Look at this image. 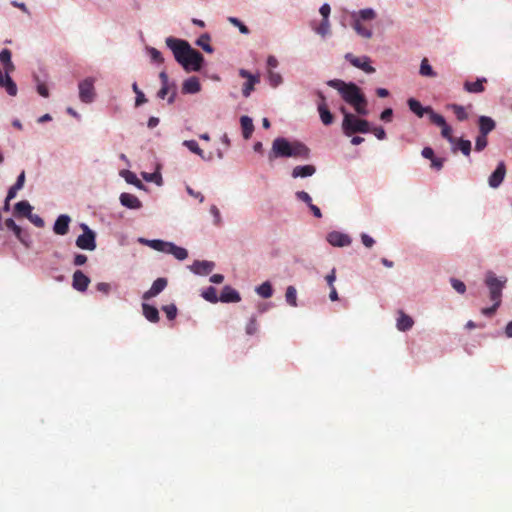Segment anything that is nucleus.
I'll list each match as a JSON object with an SVG mask.
<instances>
[{"instance_id": "1", "label": "nucleus", "mask_w": 512, "mask_h": 512, "mask_svg": "<svg viewBox=\"0 0 512 512\" xmlns=\"http://www.w3.org/2000/svg\"><path fill=\"white\" fill-rule=\"evenodd\" d=\"M327 85L338 90L343 100L351 105L359 115L366 116L368 114L367 99L356 84L333 79L329 80Z\"/></svg>"}, {"instance_id": "2", "label": "nucleus", "mask_w": 512, "mask_h": 512, "mask_svg": "<svg viewBox=\"0 0 512 512\" xmlns=\"http://www.w3.org/2000/svg\"><path fill=\"white\" fill-rule=\"evenodd\" d=\"M309 154L310 149L302 142H289L286 138L278 137L272 143L269 159L273 160L279 157L308 159Z\"/></svg>"}, {"instance_id": "3", "label": "nucleus", "mask_w": 512, "mask_h": 512, "mask_svg": "<svg viewBox=\"0 0 512 512\" xmlns=\"http://www.w3.org/2000/svg\"><path fill=\"white\" fill-rule=\"evenodd\" d=\"M344 114L342 129L346 136L355 133H369L371 131L370 124L367 120L357 118L355 115L348 113L344 107L341 108Z\"/></svg>"}, {"instance_id": "4", "label": "nucleus", "mask_w": 512, "mask_h": 512, "mask_svg": "<svg viewBox=\"0 0 512 512\" xmlns=\"http://www.w3.org/2000/svg\"><path fill=\"white\" fill-rule=\"evenodd\" d=\"M166 45L172 50L176 61L181 65L193 49L187 41L173 37H168L166 39Z\"/></svg>"}, {"instance_id": "5", "label": "nucleus", "mask_w": 512, "mask_h": 512, "mask_svg": "<svg viewBox=\"0 0 512 512\" xmlns=\"http://www.w3.org/2000/svg\"><path fill=\"white\" fill-rule=\"evenodd\" d=\"M505 282L506 279L501 280L497 278L493 272H487L485 277V284L489 289L491 301L501 302L502 289L504 287Z\"/></svg>"}, {"instance_id": "6", "label": "nucleus", "mask_w": 512, "mask_h": 512, "mask_svg": "<svg viewBox=\"0 0 512 512\" xmlns=\"http://www.w3.org/2000/svg\"><path fill=\"white\" fill-rule=\"evenodd\" d=\"M83 234L76 239V246L83 250L93 251L96 248V234L86 224H81Z\"/></svg>"}, {"instance_id": "7", "label": "nucleus", "mask_w": 512, "mask_h": 512, "mask_svg": "<svg viewBox=\"0 0 512 512\" xmlns=\"http://www.w3.org/2000/svg\"><path fill=\"white\" fill-rule=\"evenodd\" d=\"M94 97V80L92 78H86L79 83V98L84 103H91Z\"/></svg>"}, {"instance_id": "8", "label": "nucleus", "mask_w": 512, "mask_h": 512, "mask_svg": "<svg viewBox=\"0 0 512 512\" xmlns=\"http://www.w3.org/2000/svg\"><path fill=\"white\" fill-rule=\"evenodd\" d=\"M345 59L354 67L359 68L368 74L375 72V68L370 65V59L367 56L356 57L352 53H347L345 55Z\"/></svg>"}, {"instance_id": "9", "label": "nucleus", "mask_w": 512, "mask_h": 512, "mask_svg": "<svg viewBox=\"0 0 512 512\" xmlns=\"http://www.w3.org/2000/svg\"><path fill=\"white\" fill-rule=\"evenodd\" d=\"M431 122L441 128V135L443 138L447 139L451 144L456 142V138L452 136V128L446 123L445 118L436 113L432 115Z\"/></svg>"}, {"instance_id": "10", "label": "nucleus", "mask_w": 512, "mask_h": 512, "mask_svg": "<svg viewBox=\"0 0 512 512\" xmlns=\"http://www.w3.org/2000/svg\"><path fill=\"white\" fill-rule=\"evenodd\" d=\"M203 60L204 58L202 54L199 51L192 49L182 66L186 70L199 71Z\"/></svg>"}, {"instance_id": "11", "label": "nucleus", "mask_w": 512, "mask_h": 512, "mask_svg": "<svg viewBox=\"0 0 512 512\" xmlns=\"http://www.w3.org/2000/svg\"><path fill=\"white\" fill-rule=\"evenodd\" d=\"M506 175V166L503 161L499 162L495 171L489 176L488 183L491 188H498Z\"/></svg>"}, {"instance_id": "12", "label": "nucleus", "mask_w": 512, "mask_h": 512, "mask_svg": "<svg viewBox=\"0 0 512 512\" xmlns=\"http://www.w3.org/2000/svg\"><path fill=\"white\" fill-rule=\"evenodd\" d=\"M327 241L335 247H345L351 244V238L349 235L338 231L330 232L327 235Z\"/></svg>"}, {"instance_id": "13", "label": "nucleus", "mask_w": 512, "mask_h": 512, "mask_svg": "<svg viewBox=\"0 0 512 512\" xmlns=\"http://www.w3.org/2000/svg\"><path fill=\"white\" fill-rule=\"evenodd\" d=\"M239 75L242 78L247 79V82L244 83V85H243L242 93H243V96L249 97L251 92L254 90L255 84L259 82V77L252 75L249 71H247L245 69H240Z\"/></svg>"}, {"instance_id": "14", "label": "nucleus", "mask_w": 512, "mask_h": 512, "mask_svg": "<svg viewBox=\"0 0 512 512\" xmlns=\"http://www.w3.org/2000/svg\"><path fill=\"white\" fill-rule=\"evenodd\" d=\"M408 106H409L410 110L413 113H415L418 117H423L424 114H428L430 121L432 120V115L436 114V112H434L430 106L423 107L421 105V103L414 98H410L408 100Z\"/></svg>"}, {"instance_id": "15", "label": "nucleus", "mask_w": 512, "mask_h": 512, "mask_svg": "<svg viewBox=\"0 0 512 512\" xmlns=\"http://www.w3.org/2000/svg\"><path fill=\"white\" fill-rule=\"evenodd\" d=\"M90 279L81 270H76L73 274L72 286L75 290L84 292L87 290Z\"/></svg>"}, {"instance_id": "16", "label": "nucleus", "mask_w": 512, "mask_h": 512, "mask_svg": "<svg viewBox=\"0 0 512 512\" xmlns=\"http://www.w3.org/2000/svg\"><path fill=\"white\" fill-rule=\"evenodd\" d=\"M167 286L166 278H157L151 288L143 294L144 300H149L161 293Z\"/></svg>"}, {"instance_id": "17", "label": "nucleus", "mask_w": 512, "mask_h": 512, "mask_svg": "<svg viewBox=\"0 0 512 512\" xmlns=\"http://www.w3.org/2000/svg\"><path fill=\"white\" fill-rule=\"evenodd\" d=\"M223 303H236L241 300L240 294L231 286H225L219 296Z\"/></svg>"}, {"instance_id": "18", "label": "nucleus", "mask_w": 512, "mask_h": 512, "mask_svg": "<svg viewBox=\"0 0 512 512\" xmlns=\"http://www.w3.org/2000/svg\"><path fill=\"white\" fill-rule=\"evenodd\" d=\"M70 217L68 215H60L53 227V231L57 235H65L69 231Z\"/></svg>"}, {"instance_id": "19", "label": "nucleus", "mask_w": 512, "mask_h": 512, "mask_svg": "<svg viewBox=\"0 0 512 512\" xmlns=\"http://www.w3.org/2000/svg\"><path fill=\"white\" fill-rule=\"evenodd\" d=\"M214 269V263L210 261H195L191 270L198 275H208Z\"/></svg>"}, {"instance_id": "20", "label": "nucleus", "mask_w": 512, "mask_h": 512, "mask_svg": "<svg viewBox=\"0 0 512 512\" xmlns=\"http://www.w3.org/2000/svg\"><path fill=\"white\" fill-rule=\"evenodd\" d=\"M414 325V320L412 317L404 313L402 310L398 311L397 317V329L399 331L405 332L410 330Z\"/></svg>"}, {"instance_id": "21", "label": "nucleus", "mask_w": 512, "mask_h": 512, "mask_svg": "<svg viewBox=\"0 0 512 512\" xmlns=\"http://www.w3.org/2000/svg\"><path fill=\"white\" fill-rule=\"evenodd\" d=\"M120 202L123 206L129 209H139L142 206V203L138 197L130 193H122L120 195Z\"/></svg>"}, {"instance_id": "22", "label": "nucleus", "mask_w": 512, "mask_h": 512, "mask_svg": "<svg viewBox=\"0 0 512 512\" xmlns=\"http://www.w3.org/2000/svg\"><path fill=\"white\" fill-rule=\"evenodd\" d=\"M479 124V133L488 135L491 131L495 129V121L488 116H480L478 119Z\"/></svg>"}, {"instance_id": "23", "label": "nucleus", "mask_w": 512, "mask_h": 512, "mask_svg": "<svg viewBox=\"0 0 512 512\" xmlns=\"http://www.w3.org/2000/svg\"><path fill=\"white\" fill-rule=\"evenodd\" d=\"M201 89L200 82L197 77H190L184 81L182 92L185 94H195Z\"/></svg>"}, {"instance_id": "24", "label": "nucleus", "mask_w": 512, "mask_h": 512, "mask_svg": "<svg viewBox=\"0 0 512 512\" xmlns=\"http://www.w3.org/2000/svg\"><path fill=\"white\" fill-rule=\"evenodd\" d=\"M316 172V168L313 165H304V166H296L292 170V177L293 178H304L312 176Z\"/></svg>"}, {"instance_id": "25", "label": "nucleus", "mask_w": 512, "mask_h": 512, "mask_svg": "<svg viewBox=\"0 0 512 512\" xmlns=\"http://www.w3.org/2000/svg\"><path fill=\"white\" fill-rule=\"evenodd\" d=\"M317 109L322 123L326 126L331 125L334 121V117L330 112L327 103L318 104Z\"/></svg>"}, {"instance_id": "26", "label": "nucleus", "mask_w": 512, "mask_h": 512, "mask_svg": "<svg viewBox=\"0 0 512 512\" xmlns=\"http://www.w3.org/2000/svg\"><path fill=\"white\" fill-rule=\"evenodd\" d=\"M487 82L486 78H479L475 82L466 81L464 89L469 93H481L484 91V83Z\"/></svg>"}, {"instance_id": "27", "label": "nucleus", "mask_w": 512, "mask_h": 512, "mask_svg": "<svg viewBox=\"0 0 512 512\" xmlns=\"http://www.w3.org/2000/svg\"><path fill=\"white\" fill-rule=\"evenodd\" d=\"M242 135L245 139H249L254 131V124L249 116H242L240 118Z\"/></svg>"}, {"instance_id": "28", "label": "nucleus", "mask_w": 512, "mask_h": 512, "mask_svg": "<svg viewBox=\"0 0 512 512\" xmlns=\"http://www.w3.org/2000/svg\"><path fill=\"white\" fill-rule=\"evenodd\" d=\"M167 95H169L168 103H170V104L173 103L175 100V97H176V87L174 84L165 85V86L162 85L161 89L157 93V96L160 99H165Z\"/></svg>"}, {"instance_id": "29", "label": "nucleus", "mask_w": 512, "mask_h": 512, "mask_svg": "<svg viewBox=\"0 0 512 512\" xmlns=\"http://www.w3.org/2000/svg\"><path fill=\"white\" fill-rule=\"evenodd\" d=\"M142 310H143V315L145 316V318L148 321H150L152 323H156L159 321V312L156 307L149 305L147 303H143Z\"/></svg>"}, {"instance_id": "30", "label": "nucleus", "mask_w": 512, "mask_h": 512, "mask_svg": "<svg viewBox=\"0 0 512 512\" xmlns=\"http://www.w3.org/2000/svg\"><path fill=\"white\" fill-rule=\"evenodd\" d=\"M0 86L4 87L10 96H16L17 86L9 75H2L0 78Z\"/></svg>"}, {"instance_id": "31", "label": "nucleus", "mask_w": 512, "mask_h": 512, "mask_svg": "<svg viewBox=\"0 0 512 512\" xmlns=\"http://www.w3.org/2000/svg\"><path fill=\"white\" fill-rule=\"evenodd\" d=\"M452 151L455 153L459 149L465 156H469L471 153V141L462 138L456 139L453 144Z\"/></svg>"}, {"instance_id": "32", "label": "nucleus", "mask_w": 512, "mask_h": 512, "mask_svg": "<svg viewBox=\"0 0 512 512\" xmlns=\"http://www.w3.org/2000/svg\"><path fill=\"white\" fill-rule=\"evenodd\" d=\"M352 27L356 31L358 35H360L363 38L370 39L373 35L372 30L365 27L360 19H354V22L352 24Z\"/></svg>"}, {"instance_id": "33", "label": "nucleus", "mask_w": 512, "mask_h": 512, "mask_svg": "<svg viewBox=\"0 0 512 512\" xmlns=\"http://www.w3.org/2000/svg\"><path fill=\"white\" fill-rule=\"evenodd\" d=\"M166 253L167 254H172L178 260H184L188 256V253H187L186 249H184L182 247H179V246H176L175 244H173L171 242H170V244H169V246L167 248Z\"/></svg>"}, {"instance_id": "34", "label": "nucleus", "mask_w": 512, "mask_h": 512, "mask_svg": "<svg viewBox=\"0 0 512 512\" xmlns=\"http://www.w3.org/2000/svg\"><path fill=\"white\" fill-rule=\"evenodd\" d=\"M15 213L19 216L27 217L31 214L32 207L28 201H20L15 204Z\"/></svg>"}, {"instance_id": "35", "label": "nucleus", "mask_w": 512, "mask_h": 512, "mask_svg": "<svg viewBox=\"0 0 512 512\" xmlns=\"http://www.w3.org/2000/svg\"><path fill=\"white\" fill-rule=\"evenodd\" d=\"M446 107L454 112L457 120L465 121L468 119V113L463 106L458 104H448Z\"/></svg>"}, {"instance_id": "36", "label": "nucleus", "mask_w": 512, "mask_h": 512, "mask_svg": "<svg viewBox=\"0 0 512 512\" xmlns=\"http://www.w3.org/2000/svg\"><path fill=\"white\" fill-rule=\"evenodd\" d=\"M183 145L187 147L192 153L200 156L202 159L206 160L204 151L199 147L198 143L195 140H185Z\"/></svg>"}, {"instance_id": "37", "label": "nucleus", "mask_w": 512, "mask_h": 512, "mask_svg": "<svg viewBox=\"0 0 512 512\" xmlns=\"http://www.w3.org/2000/svg\"><path fill=\"white\" fill-rule=\"evenodd\" d=\"M286 302L292 306L296 307L297 304V290L294 286H288L285 293Z\"/></svg>"}, {"instance_id": "38", "label": "nucleus", "mask_w": 512, "mask_h": 512, "mask_svg": "<svg viewBox=\"0 0 512 512\" xmlns=\"http://www.w3.org/2000/svg\"><path fill=\"white\" fill-rule=\"evenodd\" d=\"M256 292L263 298H270L273 294V288L270 282L266 281L256 288Z\"/></svg>"}, {"instance_id": "39", "label": "nucleus", "mask_w": 512, "mask_h": 512, "mask_svg": "<svg viewBox=\"0 0 512 512\" xmlns=\"http://www.w3.org/2000/svg\"><path fill=\"white\" fill-rule=\"evenodd\" d=\"M420 74L422 76H425V77H435L436 76V73L434 72V70L432 69L431 65L429 64L428 62V59L427 58H424L422 61H421V65H420Z\"/></svg>"}, {"instance_id": "40", "label": "nucleus", "mask_w": 512, "mask_h": 512, "mask_svg": "<svg viewBox=\"0 0 512 512\" xmlns=\"http://www.w3.org/2000/svg\"><path fill=\"white\" fill-rule=\"evenodd\" d=\"M202 297L211 303H217L220 301L219 297L217 296V290L214 287H208L205 291H203Z\"/></svg>"}, {"instance_id": "41", "label": "nucleus", "mask_w": 512, "mask_h": 512, "mask_svg": "<svg viewBox=\"0 0 512 512\" xmlns=\"http://www.w3.org/2000/svg\"><path fill=\"white\" fill-rule=\"evenodd\" d=\"M376 17V12L371 8L362 9L358 13V17L356 15H353L354 19H360L361 20H373Z\"/></svg>"}, {"instance_id": "42", "label": "nucleus", "mask_w": 512, "mask_h": 512, "mask_svg": "<svg viewBox=\"0 0 512 512\" xmlns=\"http://www.w3.org/2000/svg\"><path fill=\"white\" fill-rule=\"evenodd\" d=\"M197 45L207 53L213 52V48L210 45V36L208 34L200 36V38L197 40Z\"/></svg>"}, {"instance_id": "43", "label": "nucleus", "mask_w": 512, "mask_h": 512, "mask_svg": "<svg viewBox=\"0 0 512 512\" xmlns=\"http://www.w3.org/2000/svg\"><path fill=\"white\" fill-rule=\"evenodd\" d=\"M148 245L154 250L166 253L167 248L170 242H165L163 240H150L147 242Z\"/></svg>"}, {"instance_id": "44", "label": "nucleus", "mask_w": 512, "mask_h": 512, "mask_svg": "<svg viewBox=\"0 0 512 512\" xmlns=\"http://www.w3.org/2000/svg\"><path fill=\"white\" fill-rule=\"evenodd\" d=\"M246 334L254 335L258 331V323L256 316H252L246 325Z\"/></svg>"}, {"instance_id": "45", "label": "nucleus", "mask_w": 512, "mask_h": 512, "mask_svg": "<svg viewBox=\"0 0 512 512\" xmlns=\"http://www.w3.org/2000/svg\"><path fill=\"white\" fill-rule=\"evenodd\" d=\"M488 144L487 135L480 134L477 136L475 141V150L482 151L486 148Z\"/></svg>"}, {"instance_id": "46", "label": "nucleus", "mask_w": 512, "mask_h": 512, "mask_svg": "<svg viewBox=\"0 0 512 512\" xmlns=\"http://www.w3.org/2000/svg\"><path fill=\"white\" fill-rule=\"evenodd\" d=\"M228 21L231 24H233L234 26L238 27L239 31L242 34H248L249 33L248 27L245 24H243L238 18H236V17H229Z\"/></svg>"}, {"instance_id": "47", "label": "nucleus", "mask_w": 512, "mask_h": 512, "mask_svg": "<svg viewBox=\"0 0 512 512\" xmlns=\"http://www.w3.org/2000/svg\"><path fill=\"white\" fill-rule=\"evenodd\" d=\"M330 31L329 19H323L320 25L316 28V32L322 36H325Z\"/></svg>"}, {"instance_id": "48", "label": "nucleus", "mask_w": 512, "mask_h": 512, "mask_svg": "<svg viewBox=\"0 0 512 512\" xmlns=\"http://www.w3.org/2000/svg\"><path fill=\"white\" fill-rule=\"evenodd\" d=\"M501 302L499 301H493V305L491 307H486L481 310V313L484 316L491 317L495 314L496 310L500 306Z\"/></svg>"}, {"instance_id": "49", "label": "nucleus", "mask_w": 512, "mask_h": 512, "mask_svg": "<svg viewBox=\"0 0 512 512\" xmlns=\"http://www.w3.org/2000/svg\"><path fill=\"white\" fill-rule=\"evenodd\" d=\"M452 287L460 294L465 293L466 291V285L461 280H458L456 278H452L450 280Z\"/></svg>"}, {"instance_id": "50", "label": "nucleus", "mask_w": 512, "mask_h": 512, "mask_svg": "<svg viewBox=\"0 0 512 512\" xmlns=\"http://www.w3.org/2000/svg\"><path fill=\"white\" fill-rule=\"evenodd\" d=\"M163 311L165 312V314L169 320L175 319V317L177 315V308L174 304L164 306Z\"/></svg>"}, {"instance_id": "51", "label": "nucleus", "mask_w": 512, "mask_h": 512, "mask_svg": "<svg viewBox=\"0 0 512 512\" xmlns=\"http://www.w3.org/2000/svg\"><path fill=\"white\" fill-rule=\"evenodd\" d=\"M149 55L154 62L162 63L164 61L162 54L156 48L148 49Z\"/></svg>"}, {"instance_id": "52", "label": "nucleus", "mask_w": 512, "mask_h": 512, "mask_svg": "<svg viewBox=\"0 0 512 512\" xmlns=\"http://www.w3.org/2000/svg\"><path fill=\"white\" fill-rule=\"evenodd\" d=\"M28 219L36 226V227H39V228H42L44 227L45 225V222L44 220L37 214H30L28 216Z\"/></svg>"}, {"instance_id": "53", "label": "nucleus", "mask_w": 512, "mask_h": 512, "mask_svg": "<svg viewBox=\"0 0 512 512\" xmlns=\"http://www.w3.org/2000/svg\"><path fill=\"white\" fill-rule=\"evenodd\" d=\"M269 81L273 87H276L282 82V77L280 74L270 71L269 72Z\"/></svg>"}, {"instance_id": "54", "label": "nucleus", "mask_w": 512, "mask_h": 512, "mask_svg": "<svg viewBox=\"0 0 512 512\" xmlns=\"http://www.w3.org/2000/svg\"><path fill=\"white\" fill-rule=\"evenodd\" d=\"M0 62L4 65L11 62V51L7 48L0 52Z\"/></svg>"}, {"instance_id": "55", "label": "nucleus", "mask_w": 512, "mask_h": 512, "mask_svg": "<svg viewBox=\"0 0 512 512\" xmlns=\"http://www.w3.org/2000/svg\"><path fill=\"white\" fill-rule=\"evenodd\" d=\"M296 197L299 200L305 202L307 205H310L312 203V199H311L310 195L305 191H298L296 193Z\"/></svg>"}, {"instance_id": "56", "label": "nucleus", "mask_w": 512, "mask_h": 512, "mask_svg": "<svg viewBox=\"0 0 512 512\" xmlns=\"http://www.w3.org/2000/svg\"><path fill=\"white\" fill-rule=\"evenodd\" d=\"M210 213L213 215L214 217V223L216 225H220L221 223V216H220V211L219 209L215 206V205H212L210 207Z\"/></svg>"}, {"instance_id": "57", "label": "nucleus", "mask_w": 512, "mask_h": 512, "mask_svg": "<svg viewBox=\"0 0 512 512\" xmlns=\"http://www.w3.org/2000/svg\"><path fill=\"white\" fill-rule=\"evenodd\" d=\"M377 139L384 140L386 138V132L382 127H375L371 131Z\"/></svg>"}, {"instance_id": "58", "label": "nucleus", "mask_w": 512, "mask_h": 512, "mask_svg": "<svg viewBox=\"0 0 512 512\" xmlns=\"http://www.w3.org/2000/svg\"><path fill=\"white\" fill-rule=\"evenodd\" d=\"M392 116L393 110L391 108H386L385 110L382 111L380 119L385 122H390L392 120Z\"/></svg>"}, {"instance_id": "59", "label": "nucleus", "mask_w": 512, "mask_h": 512, "mask_svg": "<svg viewBox=\"0 0 512 512\" xmlns=\"http://www.w3.org/2000/svg\"><path fill=\"white\" fill-rule=\"evenodd\" d=\"M96 289L97 291L107 295L111 290V286L109 283L100 282L96 285Z\"/></svg>"}, {"instance_id": "60", "label": "nucleus", "mask_w": 512, "mask_h": 512, "mask_svg": "<svg viewBox=\"0 0 512 512\" xmlns=\"http://www.w3.org/2000/svg\"><path fill=\"white\" fill-rule=\"evenodd\" d=\"M361 240L367 248H371L375 243L374 239L365 233L361 235Z\"/></svg>"}, {"instance_id": "61", "label": "nucleus", "mask_w": 512, "mask_h": 512, "mask_svg": "<svg viewBox=\"0 0 512 512\" xmlns=\"http://www.w3.org/2000/svg\"><path fill=\"white\" fill-rule=\"evenodd\" d=\"M87 262V256L84 254H76L74 257V265L75 266H81L84 265Z\"/></svg>"}, {"instance_id": "62", "label": "nucleus", "mask_w": 512, "mask_h": 512, "mask_svg": "<svg viewBox=\"0 0 512 512\" xmlns=\"http://www.w3.org/2000/svg\"><path fill=\"white\" fill-rule=\"evenodd\" d=\"M444 164V159L434 157L431 159V167L436 170H441Z\"/></svg>"}, {"instance_id": "63", "label": "nucleus", "mask_w": 512, "mask_h": 512, "mask_svg": "<svg viewBox=\"0 0 512 512\" xmlns=\"http://www.w3.org/2000/svg\"><path fill=\"white\" fill-rule=\"evenodd\" d=\"M24 183H25V172L22 171L18 175L17 180L13 186H15L16 189H22L24 186Z\"/></svg>"}, {"instance_id": "64", "label": "nucleus", "mask_w": 512, "mask_h": 512, "mask_svg": "<svg viewBox=\"0 0 512 512\" xmlns=\"http://www.w3.org/2000/svg\"><path fill=\"white\" fill-rule=\"evenodd\" d=\"M330 11H331L330 5L327 4V3L323 4L320 7V10H319V12L322 15L323 19H328L329 18Z\"/></svg>"}]
</instances>
